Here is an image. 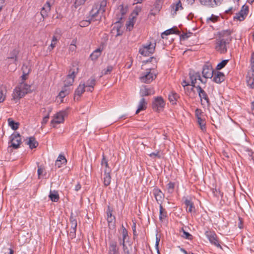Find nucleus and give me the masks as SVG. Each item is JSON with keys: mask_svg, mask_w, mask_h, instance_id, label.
<instances>
[{"mask_svg": "<svg viewBox=\"0 0 254 254\" xmlns=\"http://www.w3.org/2000/svg\"><path fill=\"white\" fill-rule=\"evenodd\" d=\"M28 74H22L21 78V82L15 87L13 92L12 96L14 100L19 99L25 96L30 90V86L24 81L27 79Z\"/></svg>", "mask_w": 254, "mask_h": 254, "instance_id": "1", "label": "nucleus"}, {"mask_svg": "<svg viewBox=\"0 0 254 254\" xmlns=\"http://www.w3.org/2000/svg\"><path fill=\"white\" fill-rule=\"evenodd\" d=\"M202 105L209 107L210 101L206 92L199 86L196 87Z\"/></svg>", "mask_w": 254, "mask_h": 254, "instance_id": "2", "label": "nucleus"}, {"mask_svg": "<svg viewBox=\"0 0 254 254\" xmlns=\"http://www.w3.org/2000/svg\"><path fill=\"white\" fill-rule=\"evenodd\" d=\"M156 77V74L151 72V69H148L141 74L139 79L142 83L148 84L151 83Z\"/></svg>", "mask_w": 254, "mask_h": 254, "instance_id": "3", "label": "nucleus"}, {"mask_svg": "<svg viewBox=\"0 0 254 254\" xmlns=\"http://www.w3.org/2000/svg\"><path fill=\"white\" fill-rule=\"evenodd\" d=\"M156 43L146 44L143 46L139 50V53L143 56H149L155 52Z\"/></svg>", "mask_w": 254, "mask_h": 254, "instance_id": "4", "label": "nucleus"}, {"mask_svg": "<svg viewBox=\"0 0 254 254\" xmlns=\"http://www.w3.org/2000/svg\"><path fill=\"white\" fill-rule=\"evenodd\" d=\"M103 14H101L100 11L95 5L92 10L90 12L88 20L86 21V22L90 23L92 22L100 20Z\"/></svg>", "mask_w": 254, "mask_h": 254, "instance_id": "5", "label": "nucleus"}, {"mask_svg": "<svg viewBox=\"0 0 254 254\" xmlns=\"http://www.w3.org/2000/svg\"><path fill=\"white\" fill-rule=\"evenodd\" d=\"M165 105V103L162 97L159 96L154 98L152 107L154 111L159 112L163 109Z\"/></svg>", "mask_w": 254, "mask_h": 254, "instance_id": "6", "label": "nucleus"}, {"mask_svg": "<svg viewBox=\"0 0 254 254\" xmlns=\"http://www.w3.org/2000/svg\"><path fill=\"white\" fill-rule=\"evenodd\" d=\"M229 43L230 42H227V41L224 40V39L218 38L216 40L215 49L220 53L224 54L226 53L227 51L226 45Z\"/></svg>", "mask_w": 254, "mask_h": 254, "instance_id": "7", "label": "nucleus"}, {"mask_svg": "<svg viewBox=\"0 0 254 254\" xmlns=\"http://www.w3.org/2000/svg\"><path fill=\"white\" fill-rule=\"evenodd\" d=\"M67 113L66 111H62L55 115L54 119L51 122V124L53 127H55L54 124H61L64 121V117L66 116Z\"/></svg>", "mask_w": 254, "mask_h": 254, "instance_id": "8", "label": "nucleus"}, {"mask_svg": "<svg viewBox=\"0 0 254 254\" xmlns=\"http://www.w3.org/2000/svg\"><path fill=\"white\" fill-rule=\"evenodd\" d=\"M205 235L212 244L222 249L221 246L219 244L217 235L214 232L207 231L205 232Z\"/></svg>", "mask_w": 254, "mask_h": 254, "instance_id": "9", "label": "nucleus"}, {"mask_svg": "<svg viewBox=\"0 0 254 254\" xmlns=\"http://www.w3.org/2000/svg\"><path fill=\"white\" fill-rule=\"evenodd\" d=\"M214 70L210 64H205L202 69V74L205 78H212L214 74Z\"/></svg>", "mask_w": 254, "mask_h": 254, "instance_id": "10", "label": "nucleus"}, {"mask_svg": "<svg viewBox=\"0 0 254 254\" xmlns=\"http://www.w3.org/2000/svg\"><path fill=\"white\" fill-rule=\"evenodd\" d=\"M78 72V68L76 66H72L69 71L66 80L68 81V85H72L76 74Z\"/></svg>", "mask_w": 254, "mask_h": 254, "instance_id": "11", "label": "nucleus"}, {"mask_svg": "<svg viewBox=\"0 0 254 254\" xmlns=\"http://www.w3.org/2000/svg\"><path fill=\"white\" fill-rule=\"evenodd\" d=\"M11 146L17 149L21 143L20 136L19 133H13L10 136Z\"/></svg>", "mask_w": 254, "mask_h": 254, "instance_id": "12", "label": "nucleus"}, {"mask_svg": "<svg viewBox=\"0 0 254 254\" xmlns=\"http://www.w3.org/2000/svg\"><path fill=\"white\" fill-rule=\"evenodd\" d=\"M248 11L249 7L248 6L243 5L241 10L234 17V19L239 20V21L244 20L245 17L248 14Z\"/></svg>", "mask_w": 254, "mask_h": 254, "instance_id": "13", "label": "nucleus"}, {"mask_svg": "<svg viewBox=\"0 0 254 254\" xmlns=\"http://www.w3.org/2000/svg\"><path fill=\"white\" fill-rule=\"evenodd\" d=\"M246 81L248 85L252 89L254 88V68L252 67L247 74Z\"/></svg>", "mask_w": 254, "mask_h": 254, "instance_id": "14", "label": "nucleus"}, {"mask_svg": "<svg viewBox=\"0 0 254 254\" xmlns=\"http://www.w3.org/2000/svg\"><path fill=\"white\" fill-rule=\"evenodd\" d=\"M155 91L153 88H148L146 85H142L140 89L139 94L142 98L144 96H147L151 95H153Z\"/></svg>", "mask_w": 254, "mask_h": 254, "instance_id": "15", "label": "nucleus"}, {"mask_svg": "<svg viewBox=\"0 0 254 254\" xmlns=\"http://www.w3.org/2000/svg\"><path fill=\"white\" fill-rule=\"evenodd\" d=\"M231 33L230 30H223L219 33V38L224 39L227 42H230L232 40Z\"/></svg>", "mask_w": 254, "mask_h": 254, "instance_id": "16", "label": "nucleus"}, {"mask_svg": "<svg viewBox=\"0 0 254 254\" xmlns=\"http://www.w3.org/2000/svg\"><path fill=\"white\" fill-rule=\"evenodd\" d=\"M213 77V81L216 83H221L225 80L224 74L218 71H214Z\"/></svg>", "mask_w": 254, "mask_h": 254, "instance_id": "17", "label": "nucleus"}, {"mask_svg": "<svg viewBox=\"0 0 254 254\" xmlns=\"http://www.w3.org/2000/svg\"><path fill=\"white\" fill-rule=\"evenodd\" d=\"M85 84L84 83H80L74 93V99L78 100L80 96L85 91Z\"/></svg>", "mask_w": 254, "mask_h": 254, "instance_id": "18", "label": "nucleus"}, {"mask_svg": "<svg viewBox=\"0 0 254 254\" xmlns=\"http://www.w3.org/2000/svg\"><path fill=\"white\" fill-rule=\"evenodd\" d=\"M51 4L49 1H47L43 5L41 10V14L43 18L48 16V14L51 10Z\"/></svg>", "mask_w": 254, "mask_h": 254, "instance_id": "19", "label": "nucleus"}, {"mask_svg": "<svg viewBox=\"0 0 254 254\" xmlns=\"http://www.w3.org/2000/svg\"><path fill=\"white\" fill-rule=\"evenodd\" d=\"M153 193L158 203L160 204L159 202H161L164 197L163 193L158 188H154L153 190Z\"/></svg>", "mask_w": 254, "mask_h": 254, "instance_id": "20", "label": "nucleus"}, {"mask_svg": "<svg viewBox=\"0 0 254 254\" xmlns=\"http://www.w3.org/2000/svg\"><path fill=\"white\" fill-rule=\"evenodd\" d=\"M108 254H119L116 242L112 241L110 243Z\"/></svg>", "mask_w": 254, "mask_h": 254, "instance_id": "21", "label": "nucleus"}, {"mask_svg": "<svg viewBox=\"0 0 254 254\" xmlns=\"http://www.w3.org/2000/svg\"><path fill=\"white\" fill-rule=\"evenodd\" d=\"M162 4L163 3L156 0L155 3L153 5V8L151 9L150 11V14L155 15L157 13H158L162 8Z\"/></svg>", "mask_w": 254, "mask_h": 254, "instance_id": "22", "label": "nucleus"}, {"mask_svg": "<svg viewBox=\"0 0 254 254\" xmlns=\"http://www.w3.org/2000/svg\"><path fill=\"white\" fill-rule=\"evenodd\" d=\"M147 108V102L144 98H142L139 102L138 108L136 111V114H138L140 111L145 110Z\"/></svg>", "mask_w": 254, "mask_h": 254, "instance_id": "23", "label": "nucleus"}, {"mask_svg": "<svg viewBox=\"0 0 254 254\" xmlns=\"http://www.w3.org/2000/svg\"><path fill=\"white\" fill-rule=\"evenodd\" d=\"M171 34L180 35V32L177 29V27H173L163 32L161 34V37L162 38L164 39L165 38V36H167Z\"/></svg>", "mask_w": 254, "mask_h": 254, "instance_id": "24", "label": "nucleus"}, {"mask_svg": "<svg viewBox=\"0 0 254 254\" xmlns=\"http://www.w3.org/2000/svg\"><path fill=\"white\" fill-rule=\"evenodd\" d=\"M122 20V17H119L118 18L117 21L115 23V26L113 28V30L115 29L117 30V35L116 36H121L122 35V31L120 30V28L122 27V24L121 21Z\"/></svg>", "mask_w": 254, "mask_h": 254, "instance_id": "25", "label": "nucleus"}, {"mask_svg": "<svg viewBox=\"0 0 254 254\" xmlns=\"http://www.w3.org/2000/svg\"><path fill=\"white\" fill-rule=\"evenodd\" d=\"M111 172V171H109V169H108V171H107V170H104V176H105V177L104 178V186L106 187L108 186L111 183V177L110 175Z\"/></svg>", "mask_w": 254, "mask_h": 254, "instance_id": "26", "label": "nucleus"}, {"mask_svg": "<svg viewBox=\"0 0 254 254\" xmlns=\"http://www.w3.org/2000/svg\"><path fill=\"white\" fill-rule=\"evenodd\" d=\"M26 144L29 145V148L31 149L36 148L38 145V142L34 136L28 137V140L26 142Z\"/></svg>", "mask_w": 254, "mask_h": 254, "instance_id": "27", "label": "nucleus"}, {"mask_svg": "<svg viewBox=\"0 0 254 254\" xmlns=\"http://www.w3.org/2000/svg\"><path fill=\"white\" fill-rule=\"evenodd\" d=\"M66 163V159L64 156L60 154L56 161L55 166L58 168H60L62 167V165H64Z\"/></svg>", "mask_w": 254, "mask_h": 254, "instance_id": "28", "label": "nucleus"}, {"mask_svg": "<svg viewBox=\"0 0 254 254\" xmlns=\"http://www.w3.org/2000/svg\"><path fill=\"white\" fill-rule=\"evenodd\" d=\"M103 48H99L93 51L90 55V58L92 61H96L101 56Z\"/></svg>", "mask_w": 254, "mask_h": 254, "instance_id": "29", "label": "nucleus"}, {"mask_svg": "<svg viewBox=\"0 0 254 254\" xmlns=\"http://www.w3.org/2000/svg\"><path fill=\"white\" fill-rule=\"evenodd\" d=\"M118 13H119V14H117V19L119 17H122L123 18V16L126 14L127 11V7H124L123 4H121L118 8Z\"/></svg>", "mask_w": 254, "mask_h": 254, "instance_id": "30", "label": "nucleus"}, {"mask_svg": "<svg viewBox=\"0 0 254 254\" xmlns=\"http://www.w3.org/2000/svg\"><path fill=\"white\" fill-rule=\"evenodd\" d=\"M189 76L191 82L193 81L196 83L197 80H200V75L198 72L190 71L189 73Z\"/></svg>", "mask_w": 254, "mask_h": 254, "instance_id": "31", "label": "nucleus"}, {"mask_svg": "<svg viewBox=\"0 0 254 254\" xmlns=\"http://www.w3.org/2000/svg\"><path fill=\"white\" fill-rule=\"evenodd\" d=\"M185 204L186 206L187 211L190 213L194 212L195 207L193 202L191 200L186 199L185 201Z\"/></svg>", "mask_w": 254, "mask_h": 254, "instance_id": "32", "label": "nucleus"}, {"mask_svg": "<svg viewBox=\"0 0 254 254\" xmlns=\"http://www.w3.org/2000/svg\"><path fill=\"white\" fill-rule=\"evenodd\" d=\"M179 97V95L177 93L174 92H172L169 95L168 99L172 105H175L176 104V102Z\"/></svg>", "mask_w": 254, "mask_h": 254, "instance_id": "33", "label": "nucleus"}, {"mask_svg": "<svg viewBox=\"0 0 254 254\" xmlns=\"http://www.w3.org/2000/svg\"><path fill=\"white\" fill-rule=\"evenodd\" d=\"M50 199L53 202H58L60 197L58 192L56 190H51L49 195Z\"/></svg>", "mask_w": 254, "mask_h": 254, "instance_id": "34", "label": "nucleus"}, {"mask_svg": "<svg viewBox=\"0 0 254 254\" xmlns=\"http://www.w3.org/2000/svg\"><path fill=\"white\" fill-rule=\"evenodd\" d=\"M107 0H102L100 4H95L94 5L97 7L98 9L101 11V14H103V13L106 10V7L107 6Z\"/></svg>", "mask_w": 254, "mask_h": 254, "instance_id": "35", "label": "nucleus"}, {"mask_svg": "<svg viewBox=\"0 0 254 254\" xmlns=\"http://www.w3.org/2000/svg\"><path fill=\"white\" fill-rule=\"evenodd\" d=\"M167 217V212L165 209L163 208L161 203H160L159 206V218L160 221H163V219H164Z\"/></svg>", "mask_w": 254, "mask_h": 254, "instance_id": "36", "label": "nucleus"}, {"mask_svg": "<svg viewBox=\"0 0 254 254\" xmlns=\"http://www.w3.org/2000/svg\"><path fill=\"white\" fill-rule=\"evenodd\" d=\"M101 166L103 167H105L104 170H107L109 169V171H111V168L109 167L108 165V160L106 158L104 154L102 155V159L101 162Z\"/></svg>", "mask_w": 254, "mask_h": 254, "instance_id": "37", "label": "nucleus"}, {"mask_svg": "<svg viewBox=\"0 0 254 254\" xmlns=\"http://www.w3.org/2000/svg\"><path fill=\"white\" fill-rule=\"evenodd\" d=\"M172 8L174 9V12L172 13V14L174 15L175 14H176L177 11L179 10V9L180 8L181 9H183V7L182 5V3L180 0H179L176 3H173L171 5Z\"/></svg>", "mask_w": 254, "mask_h": 254, "instance_id": "38", "label": "nucleus"}, {"mask_svg": "<svg viewBox=\"0 0 254 254\" xmlns=\"http://www.w3.org/2000/svg\"><path fill=\"white\" fill-rule=\"evenodd\" d=\"M19 51L16 49H14L10 53V56L7 58L8 59L13 60V63H16L17 61V55Z\"/></svg>", "mask_w": 254, "mask_h": 254, "instance_id": "39", "label": "nucleus"}, {"mask_svg": "<svg viewBox=\"0 0 254 254\" xmlns=\"http://www.w3.org/2000/svg\"><path fill=\"white\" fill-rule=\"evenodd\" d=\"M135 23V16H132L131 18H129V20L126 23L127 29L128 31H131Z\"/></svg>", "mask_w": 254, "mask_h": 254, "instance_id": "40", "label": "nucleus"}, {"mask_svg": "<svg viewBox=\"0 0 254 254\" xmlns=\"http://www.w3.org/2000/svg\"><path fill=\"white\" fill-rule=\"evenodd\" d=\"M96 84V79L94 77H91L87 81L86 84L85 85L86 87H90L92 89H94V86Z\"/></svg>", "mask_w": 254, "mask_h": 254, "instance_id": "41", "label": "nucleus"}, {"mask_svg": "<svg viewBox=\"0 0 254 254\" xmlns=\"http://www.w3.org/2000/svg\"><path fill=\"white\" fill-rule=\"evenodd\" d=\"M197 123L200 126L201 129L202 131L206 130V123L205 120L202 119L201 117H198L197 118Z\"/></svg>", "mask_w": 254, "mask_h": 254, "instance_id": "42", "label": "nucleus"}, {"mask_svg": "<svg viewBox=\"0 0 254 254\" xmlns=\"http://www.w3.org/2000/svg\"><path fill=\"white\" fill-rule=\"evenodd\" d=\"M8 123L9 126L12 129L16 130L18 128L19 124L15 122L11 118H9L8 119Z\"/></svg>", "mask_w": 254, "mask_h": 254, "instance_id": "43", "label": "nucleus"}, {"mask_svg": "<svg viewBox=\"0 0 254 254\" xmlns=\"http://www.w3.org/2000/svg\"><path fill=\"white\" fill-rule=\"evenodd\" d=\"M115 217L112 216L111 217L107 218V221L108 222L109 227L110 228H114L115 227Z\"/></svg>", "mask_w": 254, "mask_h": 254, "instance_id": "44", "label": "nucleus"}, {"mask_svg": "<svg viewBox=\"0 0 254 254\" xmlns=\"http://www.w3.org/2000/svg\"><path fill=\"white\" fill-rule=\"evenodd\" d=\"M219 17L218 16L214 15V14H212L210 17H208L206 19V23L207 24H209L210 22H212L214 23L217 21L219 19Z\"/></svg>", "mask_w": 254, "mask_h": 254, "instance_id": "45", "label": "nucleus"}, {"mask_svg": "<svg viewBox=\"0 0 254 254\" xmlns=\"http://www.w3.org/2000/svg\"><path fill=\"white\" fill-rule=\"evenodd\" d=\"M175 183L173 182H169L167 185V189L168 192L170 193H172L174 191L175 188Z\"/></svg>", "mask_w": 254, "mask_h": 254, "instance_id": "46", "label": "nucleus"}, {"mask_svg": "<svg viewBox=\"0 0 254 254\" xmlns=\"http://www.w3.org/2000/svg\"><path fill=\"white\" fill-rule=\"evenodd\" d=\"M65 83L64 84V86L61 91H64L65 93V94L68 95L70 93V89L69 86L70 85H68V81L66 80L65 81Z\"/></svg>", "mask_w": 254, "mask_h": 254, "instance_id": "47", "label": "nucleus"}, {"mask_svg": "<svg viewBox=\"0 0 254 254\" xmlns=\"http://www.w3.org/2000/svg\"><path fill=\"white\" fill-rule=\"evenodd\" d=\"M70 222L71 223V228L76 229L77 227V221L76 219L72 216V213L70 218Z\"/></svg>", "mask_w": 254, "mask_h": 254, "instance_id": "48", "label": "nucleus"}, {"mask_svg": "<svg viewBox=\"0 0 254 254\" xmlns=\"http://www.w3.org/2000/svg\"><path fill=\"white\" fill-rule=\"evenodd\" d=\"M113 66L112 65H109L107 66L106 69H104L102 71V75H107L110 74L113 70Z\"/></svg>", "mask_w": 254, "mask_h": 254, "instance_id": "49", "label": "nucleus"}, {"mask_svg": "<svg viewBox=\"0 0 254 254\" xmlns=\"http://www.w3.org/2000/svg\"><path fill=\"white\" fill-rule=\"evenodd\" d=\"M228 62V60H225L222 61L221 62H220V63H219L217 64V65L216 66V69L217 70H220V69L223 68L226 65Z\"/></svg>", "mask_w": 254, "mask_h": 254, "instance_id": "50", "label": "nucleus"}, {"mask_svg": "<svg viewBox=\"0 0 254 254\" xmlns=\"http://www.w3.org/2000/svg\"><path fill=\"white\" fill-rule=\"evenodd\" d=\"M22 70L23 73L29 74L30 72V68L27 65L23 64L22 67Z\"/></svg>", "mask_w": 254, "mask_h": 254, "instance_id": "51", "label": "nucleus"}, {"mask_svg": "<svg viewBox=\"0 0 254 254\" xmlns=\"http://www.w3.org/2000/svg\"><path fill=\"white\" fill-rule=\"evenodd\" d=\"M86 0H75L74 2V7L76 8L78 6L84 4Z\"/></svg>", "mask_w": 254, "mask_h": 254, "instance_id": "52", "label": "nucleus"}, {"mask_svg": "<svg viewBox=\"0 0 254 254\" xmlns=\"http://www.w3.org/2000/svg\"><path fill=\"white\" fill-rule=\"evenodd\" d=\"M122 235L123 239L124 240H127L128 239V232L127 230L125 228V227L122 225Z\"/></svg>", "mask_w": 254, "mask_h": 254, "instance_id": "53", "label": "nucleus"}, {"mask_svg": "<svg viewBox=\"0 0 254 254\" xmlns=\"http://www.w3.org/2000/svg\"><path fill=\"white\" fill-rule=\"evenodd\" d=\"M212 0H199L201 4L212 7Z\"/></svg>", "mask_w": 254, "mask_h": 254, "instance_id": "54", "label": "nucleus"}, {"mask_svg": "<svg viewBox=\"0 0 254 254\" xmlns=\"http://www.w3.org/2000/svg\"><path fill=\"white\" fill-rule=\"evenodd\" d=\"M182 230L183 231V235H182L183 237L188 240L192 239V236L191 235H190L189 232H186L183 229H182Z\"/></svg>", "mask_w": 254, "mask_h": 254, "instance_id": "55", "label": "nucleus"}, {"mask_svg": "<svg viewBox=\"0 0 254 254\" xmlns=\"http://www.w3.org/2000/svg\"><path fill=\"white\" fill-rule=\"evenodd\" d=\"M192 35V33H183V34L180 35V39L182 40H185L189 38Z\"/></svg>", "mask_w": 254, "mask_h": 254, "instance_id": "56", "label": "nucleus"}, {"mask_svg": "<svg viewBox=\"0 0 254 254\" xmlns=\"http://www.w3.org/2000/svg\"><path fill=\"white\" fill-rule=\"evenodd\" d=\"M141 8L138 6L135 7V9L133 10L132 13V17L135 16V18L137 15H138V13L141 11Z\"/></svg>", "mask_w": 254, "mask_h": 254, "instance_id": "57", "label": "nucleus"}, {"mask_svg": "<svg viewBox=\"0 0 254 254\" xmlns=\"http://www.w3.org/2000/svg\"><path fill=\"white\" fill-rule=\"evenodd\" d=\"M112 211H113L112 208L111 207H110V206H108V209L107 210V218H109V217L114 216L112 215Z\"/></svg>", "mask_w": 254, "mask_h": 254, "instance_id": "58", "label": "nucleus"}, {"mask_svg": "<svg viewBox=\"0 0 254 254\" xmlns=\"http://www.w3.org/2000/svg\"><path fill=\"white\" fill-rule=\"evenodd\" d=\"M132 229V231H133V239H134L137 236V234L136 231V223L135 222H133Z\"/></svg>", "mask_w": 254, "mask_h": 254, "instance_id": "59", "label": "nucleus"}, {"mask_svg": "<svg viewBox=\"0 0 254 254\" xmlns=\"http://www.w3.org/2000/svg\"><path fill=\"white\" fill-rule=\"evenodd\" d=\"M76 229L75 228H71L70 229V232L69 233V236L71 238H75V232H76Z\"/></svg>", "mask_w": 254, "mask_h": 254, "instance_id": "60", "label": "nucleus"}, {"mask_svg": "<svg viewBox=\"0 0 254 254\" xmlns=\"http://www.w3.org/2000/svg\"><path fill=\"white\" fill-rule=\"evenodd\" d=\"M222 1L223 0H212V7L220 5L222 3Z\"/></svg>", "mask_w": 254, "mask_h": 254, "instance_id": "61", "label": "nucleus"}, {"mask_svg": "<svg viewBox=\"0 0 254 254\" xmlns=\"http://www.w3.org/2000/svg\"><path fill=\"white\" fill-rule=\"evenodd\" d=\"M202 113V111L200 109H196L195 111V115L196 118H197L198 117H200V115H201Z\"/></svg>", "mask_w": 254, "mask_h": 254, "instance_id": "62", "label": "nucleus"}, {"mask_svg": "<svg viewBox=\"0 0 254 254\" xmlns=\"http://www.w3.org/2000/svg\"><path fill=\"white\" fill-rule=\"evenodd\" d=\"M149 156L150 157H156L158 158H161V156L160 155V154H159V151H157V152L155 153V152H153V153H151L149 154Z\"/></svg>", "mask_w": 254, "mask_h": 254, "instance_id": "63", "label": "nucleus"}, {"mask_svg": "<svg viewBox=\"0 0 254 254\" xmlns=\"http://www.w3.org/2000/svg\"><path fill=\"white\" fill-rule=\"evenodd\" d=\"M49 119V115H48L47 116L44 117L43 119V120L42 121V125H45L47 124V123L48 121V120Z\"/></svg>", "mask_w": 254, "mask_h": 254, "instance_id": "64", "label": "nucleus"}]
</instances>
